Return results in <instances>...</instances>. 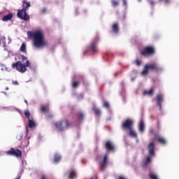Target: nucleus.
I'll return each instance as SVG.
<instances>
[{
	"instance_id": "obj_29",
	"label": "nucleus",
	"mask_w": 179,
	"mask_h": 179,
	"mask_svg": "<svg viewBox=\"0 0 179 179\" xmlns=\"http://www.w3.org/2000/svg\"><path fill=\"white\" fill-rule=\"evenodd\" d=\"M96 48H97V46L96 45V44L93 43L92 45H91V50L92 51H96Z\"/></svg>"
},
{
	"instance_id": "obj_11",
	"label": "nucleus",
	"mask_w": 179,
	"mask_h": 179,
	"mask_svg": "<svg viewBox=\"0 0 179 179\" xmlns=\"http://www.w3.org/2000/svg\"><path fill=\"white\" fill-rule=\"evenodd\" d=\"M157 105L159 106V110H162V103L164 101V99H163V95L162 94H159L157 96Z\"/></svg>"
},
{
	"instance_id": "obj_6",
	"label": "nucleus",
	"mask_w": 179,
	"mask_h": 179,
	"mask_svg": "<svg viewBox=\"0 0 179 179\" xmlns=\"http://www.w3.org/2000/svg\"><path fill=\"white\" fill-rule=\"evenodd\" d=\"M23 5H24V7L25 6V8L23 9V14H24L23 20L29 22L30 20V17L26 13V9H29V8H30V3L24 1Z\"/></svg>"
},
{
	"instance_id": "obj_46",
	"label": "nucleus",
	"mask_w": 179,
	"mask_h": 179,
	"mask_svg": "<svg viewBox=\"0 0 179 179\" xmlns=\"http://www.w3.org/2000/svg\"><path fill=\"white\" fill-rule=\"evenodd\" d=\"M9 90V88H8V87H6V90Z\"/></svg>"
},
{
	"instance_id": "obj_45",
	"label": "nucleus",
	"mask_w": 179,
	"mask_h": 179,
	"mask_svg": "<svg viewBox=\"0 0 179 179\" xmlns=\"http://www.w3.org/2000/svg\"><path fill=\"white\" fill-rule=\"evenodd\" d=\"M150 3H151V5H153V1H150Z\"/></svg>"
},
{
	"instance_id": "obj_23",
	"label": "nucleus",
	"mask_w": 179,
	"mask_h": 179,
	"mask_svg": "<svg viewBox=\"0 0 179 179\" xmlns=\"http://www.w3.org/2000/svg\"><path fill=\"white\" fill-rule=\"evenodd\" d=\"M158 142H159V143H162L163 145L166 144V140L163 137H159Z\"/></svg>"
},
{
	"instance_id": "obj_48",
	"label": "nucleus",
	"mask_w": 179,
	"mask_h": 179,
	"mask_svg": "<svg viewBox=\"0 0 179 179\" xmlns=\"http://www.w3.org/2000/svg\"><path fill=\"white\" fill-rule=\"evenodd\" d=\"M24 102L27 103V100H25Z\"/></svg>"
},
{
	"instance_id": "obj_36",
	"label": "nucleus",
	"mask_w": 179,
	"mask_h": 179,
	"mask_svg": "<svg viewBox=\"0 0 179 179\" xmlns=\"http://www.w3.org/2000/svg\"><path fill=\"white\" fill-rule=\"evenodd\" d=\"M123 1V5L124 6H127V0H122Z\"/></svg>"
},
{
	"instance_id": "obj_38",
	"label": "nucleus",
	"mask_w": 179,
	"mask_h": 179,
	"mask_svg": "<svg viewBox=\"0 0 179 179\" xmlns=\"http://www.w3.org/2000/svg\"><path fill=\"white\" fill-rule=\"evenodd\" d=\"M13 85H19V83H17V81H13Z\"/></svg>"
},
{
	"instance_id": "obj_47",
	"label": "nucleus",
	"mask_w": 179,
	"mask_h": 179,
	"mask_svg": "<svg viewBox=\"0 0 179 179\" xmlns=\"http://www.w3.org/2000/svg\"><path fill=\"white\" fill-rule=\"evenodd\" d=\"M131 80H135V78H131Z\"/></svg>"
},
{
	"instance_id": "obj_25",
	"label": "nucleus",
	"mask_w": 179,
	"mask_h": 179,
	"mask_svg": "<svg viewBox=\"0 0 179 179\" xmlns=\"http://www.w3.org/2000/svg\"><path fill=\"white\" fill-rule=\"evenodd\" d=\"M113 30L115 33H118V24H114L113 26Z\"/></svg>"
},
{
	"instance_id": "obj_34",
	"label": "nucleus",
	"mask_w": 179,
	"mask_h": 179,
	"mask_svg": "<svg viewBox=\"0 0 179 179\" xmlns=\"http://www.w3.org/2000/svg\"><path fill=\"white\" fill-rule=\"evenodd\" d=\"M136 66H140V65H141V61L136 60Z\"/></svg>"
},
{
	"instance_id": "obj_37",
	"label": "nucleus",
	"mask_w": 179,
	"mask_h": 179,
	"mask_svg": "<svg viewBox=\"0 0 179 179\" xmlns=\"http://www.w3.org/2000/svg\"><path fill=\"white\" fill-rule=\"evenodd\" d=\"M20 51L23 52V43L21 45Z\"/></svg>"
},
{
	"instance_id": "obj_2",
	"label": "nucleus",
	"mask_w": 179,
	"mask_h": 179,
	"mask_svg": "<svg viewBox=\"0 0 179 179\" xmlns=\"http://www.w3.org/2000/svg\"><path fill=\"white\" fill-rule=\"evenodd\" d=\"M162 69L159 68V66H157V64L156 63H152L150 64H146L144 67V70L142 71L141 74L143 76H146V75H148V73L150 71H159Z\"/></svg>"
},
{
	"instance_id": "obj_41",
	"label": "nucleus",
	"mask_w": 179,
	"mask_h": 179,
	"mask_svg": "<svg viewBox=\"0 0 179 179\" xmlns=\"http://www.w3.org/2000/svg\"><path fill=\"white\" fill-rule=\"evenodd\" d=\"M26 50V45L24 44H23V52H24Z\"/></svg>"
},
{
	"instance_id": "obj_7",
	"label": "nucleus",
	"mask_w": 179,
	"mask_h": 179,
	"mask_svg": "<svg viewBox=\"0 0 179 179\" xmlns=\"http://www.w3.org/2000/svg\"><path fill=\"white\" fill-rule=\"evenodd\" d=\"M144 57H148V55H152L155 54V48L152 46H148L145 48L144 51L141 52Z\"/></svg>"
},
{
	"instance_id": "obj_40",
	"label": "nucleus",
	"mask_w": 179,
	"mask_h": 179,
	"mask_svg": "<svg viewBox=\"0 0 179 179\" xmlns=\"http://www.w3.org/2000/svg\"><path fill=\"white\" fill-rule=\"evenodd\" d=\"M171 0H165V3H170Z\"/></svg>"
},
{
	"instance_id": "obj_13",
	"label": "nucleus",
	"mask_w": 179,
	"mask_h": 179,
	"mask_svg": "<svg viewBox=\"0 0 179 179\" xmlns=\"http://www.w3.org/2000/svg\"><path fill=\"white\" fill-rule=\"evenodd\" d=\"M37 126V124H36V122L33 120V119L29 118V128H36Z\"/></svg>"
},
{
	"instance_id": "obj_20",
	"label": "nucleus",
	"mask_w": 179,
	"mask_h": 179,
	"mask_svg": "<svg viewBox=\"0 0 179 179\" xmlns=\"http://www.w3.org/2000/svg\"><path fill=\"white\" fill-rule=\"evenodd\" d=\"M17 16V17H19L20 19H22V20H23V10H18Z\"/></svg>"
},
{
	"instance_id": "obj_51",
	"label": "nucleus",
	"mask_w": 179,
	"mask_h": 179,
	"mask_svg": "<svg viewBox=\"0 0 179 179\" xmlns=\"http://www.w3.org/2000/svg\"><path fill=\"white\" fill-rule=\"evenodd\" d=\"M90 179H94V178H90Z\"/></svg>"
},
{
	"instance_id": "obj_43",
	"label": "nucleus",
	"mask_w": 179,
	"mask_h": 179,
	"mask_svg": "<svg viewBox=\"0 0 179 179\" xmlns=\"http://www.w3.org/2000/svg\"><path fill=\"white\" fill-rule=\"evenodd\" d=\"M26 59H27V57H23V60L24 61V60H26Z\"/></svg>"
},
{
	"instance_id": "obj_26",
	"label": "nucleus",
	"mask_w": 179,
	"mask_h": 179,
	"mask_svg": "<svg viewBox=\"0 0 179 179\" xmlns=\"http://www.w3.org/2000/svg\"><path fill=\"white\" fill-rule=\"evenodd\" d=\"M150 179H159V178L157 176V175H155V173H150Z\"/></svg>"
},
{
	"instance_id": "obj_42",
	"label": "nucleus",
	"mask_w": 179,
	"mask_h": 179,
	"mask_svg": "<svg viewBox=\"0 0 179 179\" xmlns=\"http://www.w3.org/2000/svg\"><path fill=\"white\" fill-rule=\"evenodd\" d=\"M26 131H27V134L29 133V128L27 127H26Z\"/></svg>"
},
{
	"instance_id": "obj_32",
	"label": "nucleus",
	"mask_w": 179,
	"mask_h": 179,
	"mask_svg": "<svg viewBox=\"0 0 179 179\" xmlns=\"http://www.w3.org/2000/svg\"><path fill=\"white\" fill-rule=\"evenodd\" d=\"M79 86V83L78 82H74L73 83V87H78Z\"/></svg>"
},
{
	"instance_id": "obj_24",
	"label": "nucleus",
	"mask_w": 179,
	"mask_h": 179,
	"mask_svg": "<svg viewBox=\"0 0 179 179\" xmlns=\"http://www.w3.org/2000/svg\"><path fill=\"white\" fill-rule=\"evenodd\" d=\"M10 110H12L13 111H17L20 115L23 116V114L22 113V110H19L18 108H15L13 107L10 108Z\"/></svg>"
},
{
	"instance_id": "obj_19",
	"label": "nucleus",
	"mask_w": 179,
	"mask_h": 179,
	"mask_svg": "<svg viewBox=\"0 0 179 179\" xmlns=\"http://www.w3.org/2000/svg\"><path fill=\"white\" fill-rule=\"evenodd\" d=\"M92 110L95 113L96 115H100V114H101V111L99 110V108H96V107H93Z\"/></svg>"
},
{
	"instance_id": "obj_15",
	"label": "nucleus",
	"mask_w": 179,
	"mask_h": 179,
	"mask_svg": "<svg viewBox=\"0 0 179 179\" xmlns=\"http://www.w3.org/2000/svg\"><path fill=\"white\" fill-rule=\"evenodd\" d=\"M12 17H13V15H12V13L8 14L7 15H5L2 18V21L3 22H8V20H10V19H12Z\"/></svg>"
},
{
	"instance_id": "obj_27",
	"label": "nucleus",
	"mask_w": 179,
	"mask_h": 179,
	"mask_svg": "<svg viewBox=\"0 0 179 179\" xmlns=\"http://www.w3.org/2000/svg\"><path fill=\"white\" fill-rule=\"evenodd\" d=\"M112 5H113V6H118V5H120V3H118V1H117L115 0H112Z\"/></svg>"
},
{
	"instance_id": "obj_39",
	"label": "nucleus",
	"mask_w": 179,
	"mask_h": 179,
	"mask_svg": "<svg viewBox=\"0 0 179 179\" xmlns=\"http://www.w3.org/2000/svg\"><path fill=\"white\" fill-rule=\"evenodd\" d=\"M78 99H83V95L82 94H80L79 96H78Z\"/></svg>"
},
{
	"instance_id": "obj_30",
	"label": "nucleus",
	"mask_w": 179,
	"mask_h": 179,
	"mask_svg": "<svg viewBox=\"0 0 179 179\" xmlns=\"http://www.w3.org/2000/svg\"><path fill=\"white\" fill-rule=\"evenodd\" d=\"M48 110V107L47 106H43L41 108V111H43V113H45V111Z\"/></svg>"
},
{
	"instance_id": "obj_44",
	"label": "nucleus",
	"mask_w": 179,
	"mask_h": 179,
	"mask_svg": "<svg viewBox=\"0 0 179 179\" xmlns=\"http://www.w3.org/2000/svg\"><path fill=\"white\" fill-rule=\"evenodd\" d=\"M41 179H47V178H45V176H43Z\"/></svg>"
},
{
	"instance_id": "obj_16",
	"label": "nucleus",
	"mask_w": 179,
	"mask_h": 179,
	"mask_svg": "<svg viewBox=\"0 0 179 179\" xmlns=\"http://www.w3.org/2000/svg\"><path fill=\"white\" fill-rule=\"evenodd\" d=\"M76 177V172L75 171H71L69 173V179H75Z\"/></svg>"
},
{
	"instance_id": "obj_31",
	"label": "nucleus",
	"mask_w": 179,
	"mask_h": 179,
	"mask_svg": "<svg viewBox=\"0 0 179 179\" xmlns=\"http://www.w3.org/2000/svg\"><path fill=\"white\" fill-rule=\"evenodd\" d=\"M103 107H106V108H110V103L108 102H105Z\"/></svg>"
},
{
	"instance_id": "obj_35",
	"label": "nucleus",
	"mask_w": 179,
	"mask_h": 179,
	"mask_svg": "<svg viewBox=\"0 0 179 179\" xmlns=\"http://www.w3.org/2000/svg\"><path fill=\"white\" fill-rule=\"evenodd\" d=\"M1 71H8V68H6V66H3L1 69Z\"/></svg>"
},
{
	"instance_id": "obj_28",
	"label": "nucleus",
	"mask_w": 179,
	"mask_h": 179,
	"mask_svg": "<svg viewBox=\"0 0 179 179\" xmlns=\"http://www.w3.org/2000/svg\"><path fill=\"white\" fill-rule=\"evenodd\" d=\"M24 115H25V117H27V118H30V112L29 111V110H26L25 112H24Z\"/></svg>"
},
{
	"instance_id": "obj_1",
	"label": "nucleus",
	"mask_w": 179,
	"mask_h": 179,
	"mask_svg": "<svg viewBox=\"0 0 179 179\" xmlns=\"http://www.w3.org/2000/svg\"><path fill=\"white\" fill-rule=\"evenodd\" d=\"M28 36L31 37L34 41V45L36 48H41V47H45L48 45L45 38H44V32L42 30L39 29L36 31H28Z\"/></svg>"
},
{
	"instance_id": "obj_8",
	"label": "nucleus",
	"mask_w": 179,
	"mask_h": 179,
	"mask_svg": "<svg viewBox=\"0 0 179 179\" xmlns=\"http://www.w3.org/2000/svg\"><path fill=\"white\" fill-rule=\"evenodd\" d=\"M132 125H134V121L132 120L127 119L122 123V128L124 129H132Z\"/></svg>"
},
{
	"instance_id": "obj_33",
	"label": "nucleus",
	"mask_w": 179,
	"mask_h": 179,
	"mask_svg": "<svg viewBox=\"0 0 179 179\" xmlns=\"http://www.w3.org/2000/svg\"><path fill=\"white\" fill-rule=\"evenodd\" d=\"M78 117H79L80 118H83V117H85V115H84L83 113H80L78 114Z\"/></svg>"
},
{
	"instance_id": "obj_52",
	"label": "nucleus",
	"mask_w": 179,
	"mask_h": 179,
	"mask_svg": "<svg viewBox=\"0 0 179 179\" xmlns=\"http://www.w3.org/2000/svg\"><path fill=\"white\" fill-rule=\"evenodd\" d=\"M0 44H1V41H0Z\"/></svg>"
},
{
	"instance_id": "obj_9",
	"label": "nucleus",
	"mask_w": 179,
	"mask_h": 179,
	"mask_svg": "<svg viewBox=\"0 0 179 179\" xmlns=\"http://www.w3.org/2000/svg\"><path fill=\"white\" fill-rule=\"evenodd\" d=\"M12 67L14 69H17L19 72H21V73H23V64L20 62H17V63L13 64Z\"/></svg>"
},
{
	"instance_id": "obj_4",
	"label": "nucleus",
	"mask_w": 179,
	"mask_h": 179,
	"mask_svg": "<svg viewBox=\"0 0 179 179\" xmlns=\"http://www.w3.org/2000/svg\"><path fill=\"white\" fill-rule=\"evenodd\" d=\"M55 127L59 131H65V129H68V127H69V123L67 120H62L60 122H57L55 123Z\"/></svg>"
},
{
	"instance_id": "obj_18",
	"label": "nucleus",
	"mask_w": 179,
	"mask_h": 179,
	"mask_svg": "<svg viewBox=\"0 0 179 179\" xmlns=\"http://www.w3.org/2000/svg\"><path fill=\"white\" fill-rule=\"evenodd\" d=\"M144 94H148V96H152L154 92L153 89H150L149 90H145L143 92Z\"/></svg>"
},
{
	"instance_id": "obj_21",
	"label": "nucleus",
	"mask_w": 179,
	"mask_h": 179,
	"mask_svg": "<svg viewBox=\"0 0 179 179\" xmlns=\"http://www.w3.org/2000/svg\"><path fill=\"white\" fill-rule=\"evenodd\" d=\"M30 66V62L27 60L25 63V64L23 65V72H26V67Z\"/></svg>"
},
{
	"instance_id": "obj_22",
	"label": "nucleus",
	"mask_w": 179,
	"mask_h": 179,
	"mask_svg": "<svg viewBox=\"0 0 179 179\" xmlns=\"http://www.w3.org/2000/svg\"><path fill=\"white\" fill-rule=\"evenodd\" d=\"M60 160H61V156L56 154L55 155V159H54L55 163H58Z\"/></svg>"
},
{
	"instance_id": "obj_5",
	"label": "nucleus",
	"mask_w": 179,
	"mask_h": 179,
	"mask_svg": "<svg viewBox=\"0 0 179 179\" xmlns=\"http://www.w3.org/2000/svg\"><path fill=\"white\" fill-rule=\"evenodd\" d=\"M6 155L15 156V157H22V151L16 148H10V150L6 152Z\"/></svg>"
},
{
	"instance_id": "obj_10",
	"label": "nucleus",
	"mask_w": 179,
	"mask_h": 179,
	"mask_svg": "<svg viewBox=\"0 0 179 179\" xmlns=\"http://www.w3.org/2000/svg\"><path fill=\"white\" fill-rule=\"evenodd\" d=\"M105 148L110 152H114L115 150V147L114 146V144L111 141H107L105 143Z\"/></svg>"
},
{
	"instance_id": "obj_50",
	"label": "nucleus",
	"mask_w": 179,
	"mask_h": 179,
	"mask_svg": "<svg viewBox=\"0 0 179 179\" xmlns=\"http://www.w3.org/2000/svg\"><path fill=\"white\" fill-rule=\"evenodd\" d=\"M20 141H22V138H20Z\"/></svg>"
},
{
	"instance_id": "obj_3",
	"label": "nucleus",
	"mask_w": 179,
	"mask_h": 179,
	"mask_svg": "<svg viewBox=\"0 0 179 179\" xmlns=\"http://www.w3.org/2000/svg\"><path fill=\"white\" fill-rule=\"evenodd\" d=\"M149 156L147 157L145 162H144V166L150 164L152 162V157L155 156V143L152 142L148 145Z\"/></svg>"
},
{
	"instance_id": "obj_49",
	"label": "nucleus",
	"mask_w": 179,
	"mask_h": 179,
	"mask_svg": "<svg viewBox=\"0 0 179 179\" xmlns=\"http://www.w3.org/2000/svg\"><path fill=\"white\" fill-rule=\"evenodd\" d=\"M142 0H138L139 2H141Z\"/></svg>"
},
{
	"instance_id": "obj_12",
	"label": "nucleus",
	"mask_w": 179,
	"mask_h": 179,
	"mask_svg": "<svg viewBox=\"0 0 179 179\" xmlns=\"http://www.w3.org/2000/svg\"><path fill=\"white\" fill-rule=\"evenodd\" d=\"M107 160H108V154H106L103 157V161L101 163V167L106 169L107 167Z\"/></svg>"
},
{
	"instance_id": "obj_17",
	"label": "nucleus",
	"mask_w": 179,
	"mask_h": 179,
	"mask_svg": "<svg viewBox=\"0 0 179 179\" xmlns=\"http://www.w3.org/2000/svg\"><path fill=\"white\" fill-rule=\"evenodd\" d=\"M129 131H130L129 132L130 136H132L133 138H138V134H136V132H135L134 129H129Z\"/></svg>"
},
{
	"instance_id": "obj_14",
	"label": "nucleus",
	"mask_w": 179,
	"mask_h": 179,
	"mask_svg": "<svg viewBox=\"0 0 179 179\" xmlns=\"http://www.w3.org/2000/svg\"><path fill=\"white\" fill-rule=\"evenodd\" d=\"M139 131L140 132H145V122L142 120L139 123Z\"/></svg>"
}]
</instances>
